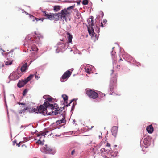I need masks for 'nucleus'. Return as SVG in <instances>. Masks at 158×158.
Here are the masks:
<instances>
[{"instance_id": "nucleus-1", "label": "nucleus", "mask_w": 158, "mask_h": 158, "mask_svg": "<svg viewBox=\"0 0 158 158\" xmlns=\"http://www.w3.org/2000/svg\"><path fill=\"white\" fill-rule=\"evenodd\" d=\"M35 34L34 35V39L29 40V44H28V48L27 50L28 51L32 52L31 53V56H30V59L32 62L35 60L37 57V53L38 49L35 45H32L33 43H35L36 44L40 43L41 39L43 38V35L40 33H36V32H34Z\"/></svg>"}, {"instance_id": "nucleus-2", "label": "nucleus", "mask_w": 158, "mask_h": 158, "mask_svg": "<svg viewBox=\"0 0 158 158\" xmlns=\"http://www.w3.org/2000/svg\"><path fill=\"white\" fill-rule=\"evenodd\" d=\"M43 15L45 17V18H42V21L45 19L53 20L54 22L59 20H66V17L70 13L67 11L66 9H64L61 11L60 13H48L46 11H42Z\"/></svg>"}, {"instance_id": "nucleus-3", "label": "nucleus", "mask_w": 158, "mask_h": 158, "mask_svg": "<svg viewBox=\"0 0 158 158\" xmlns=\"http://www.w3.org/2000/svg\"><path fill=\"white\" fill-rule=\"evenodd\" d=\"M48 109L47 106L44 105V104L37 106L36 108H32V110L37 113H41L44 115H56L58 113V112H55L51 109Z\"/></svg>"}, {"instance_id": "nucleus-4", "label": "nucleus", "mask_w": 158, "mask_h": 158, "mask_svg": "<svg viewBox=\"0 0 158 158\" xmlns=\"http://www.w3.org/2000/svg\"><path fill=\"white\" fill-rule=\"evenodd\" d=\"M43 98L45 99L44 105L47 106V107L48 108V110L50 109L55 112H57V111H56L58 109L57 108V105L55 104L53 105L52 104L50 103L52 102L53 98L52 97L48 95H45L43 96Z\"/></svg>"}, {"instance_id": "nucleus-5", "label": "nucleus", "mask_w": 158, "mask_h": 158, "mask_svg": "<svg viewBox=\"0 0 158 158\" xmlns=\"http://www.w3.org/2000/svg\"><path fill=\"white\" fill-rule=\"evenodd\" d=\"M88 23V32L90 35L94 36V33L93 29V17L91 16L90 18L87 19Z\"/></svg>"}, {"instance_id": "nucleus-6", "label": "nucleus", "mask_w": 158, "mask_h": 158, "mask_svg": "<svg viewBox=\"0 0 158 158\" xmlns=\"http://www.w3.org/2000/svg\"><path fill=\"white\" fill-rule=\"evenodd\" d=\"M101 155L105 158H111L113 156L116 157V155H114L112 154L111 151L106 149V148H102L100 150Z\"/></svg>"}, {"instance_id": "nucleus-7", "label": "nucleus", "mask_w": 158, "mask_h": 158, "mask_svg": "<svg viewBox=\"0 0 158 158\" xmlns=\"http://www.w3.org/2000/svg\"><path fill=\"white\" fill-rule=\"evenodd\" d=\"M34 77L33 74H30L24 80H19L18 82L17 86L19 88H21L23 86L31 80Z\"/></svg>"}, {"instance_id": "nucleus-8", "label": "nucleus", "mask_w": 158, "mask_h": 158, "mask_svg": "<svg viewBox=\"0 0 158 158\" xmlns=\"http://www.w3.org/2000/svg\"><path fill=\"white\" fill-rule=\"evenodd\" d=\"M41 152L45 154H54L56 152L55 150L52 149L48 147L47 145L42 147L40 149Z\"/></svg>"}, {"instance_id": "nucleus-9", "label": "nucleus", "mask_w": 158, "mask_h": 158, "mask_svg": "<svg viewBox=\"0 0 158 158\" xmlns=\"http://www.w3.org/2000/svg\"><path fill=\"white\" fill-rule=\"evenodd\" d=\"M86 94L90 98L95 99L98 96V94L94 90H93L90 89H88L86 90Z\"/></svg>"}, {"instance_id": "nucleus-10", "label": "nucleus", "mask_w": 158, "mask_h": 158, "mask_svg": "<svg viewBox=\"0 0 158 158\" xmlns=\"http://www.w3.org/2000/svg\"><path fill=\"white\" fill-rule=\"evenodd\" d=\"M21 73L19 71L13 72L9 76V78L11 80H15L19 78L21 76Z\"/></svg>"}, {"instance_id": "nucleus-11", "label": "nucleus", "mask_w": 158, "mask_h": 158, "mask_svg": "<svg viewBox=\"0 0 158 158\" xmlns=\"http://www.w3.org/2000/svg\"><path fill=\"white\" fill-rule=\"evenodd\" d=\"M117 76L115 75V77H114V80L113 81H110V90L111 91H113V90L114 87L113 86L115 85L116 82Z\"/></svg>"}, {"instance_id": "nucleus-12", "label": "nucleus", "mask_w": 158, "mask_h": 158, "mask_svg": "<svg viewBox=\"0 0 158 158\" xmlns=\"http://www.w3.org/2000/svg\"><path fill=\"white\" fill-rule=\"evenodd\" d=\"M71 74V72L70 71L68 70L65 72L62 76L61 78L62 79H65L68 78Z\"/></svg>"}, {"instance_id": "nucleus-13", "label": "nucleus", "mask_w": 158, "mask_h": 158, "mask_svg": "<svg viewBox=\"0 0 158 158\" xmlns=\"http://www.w3.org/2000/svg\"><path fill=\"white\" fill-rule=\"evenodd\" d=\"M118 131V127L117 126H113L111 129V131L112 135L116 137L117 133Z\"/></svg>"}, {"instance_id": "nucleus-14", "label": "nucleus", "mask_w": 158, "mask_h": 158, "mask_svg": "<svg viewBox=\"0 0 158 158\" xmlns=\"http://www.w3.org/2000/svg\"><path fill=\"white\" fill-rule=\"evenodd\" d=\"M146 130L148 133H152L153 131L152 125H150L148 126L146 128Z\"/></svg>"}, {"instance_id": "nucleus-15", "label": "nucleus", "mask_w": 158, "mask_h": 158, "mask_svg": "<svg viewBox=\"0 0 158 158\" xmlns=\"http://www.w3.org/2000/svg\"><path fill=\"white\" fill-rule=\"evenodd\" d=\"M61 9V7L59 5H55L53 7V10L55 12H57Z\"/></svg>"}, {"instance_id": "nucleus-16", "label": "nucleus", "mask_w": 158, "mask_h": 158, "mask_svg": "<svg viewBox=\"0 0 158 158\" xmlns=\"http://www.w3.org/2000/svg\"><path fill=\"white\" fill-rule=\"evenodd\" d=\"M66 121L65 120V118H64L63 117L62 119L59 120H57L56 122V123L58 125L60 124H61L62 123H65Z\"/></svg>"}, {"instance_id": "nucleus-17", "label": "nucleus", "mask_w": 158, "mask_h": 158, "mask_svg": "<svg viewBox=\"0 0 158 158\" xmlns=\"http://www.w3.org/2000/svg\"><path fill=\"white\" fill-rule=\"evenodd\" d=\"M104 15V14L102 11H100L99 12V15L97 16V19L99 20L102 19Z\"/></svg>"}, {"instance_id": "nucleus-18", "label": "nucleus", "mask_w": 158, "mask_h": 158, "mask_svg": "<svg viewBox=\"0 0 158 158\" xmlns=\"http://www.w3.org/2000/svg\"><path fill=\"white\" fill-rule=\"evenodd\" d=\"M67 37L68 39V42L69 43H72V39L73 38L72 35L69 33H67Z\"/></svg>"}, {"instance_id": "nucleus-19", "label": "nucleus", "mask_w": 158, "mask_h": 158, "mask_svg": "<svg viewBox=\"0 0 158 158\" xmlns=\"http://www.w3.org/2000/svg\"><path fill=\"white\" fill-rule=\"evenodd\" d=\"M48 132H47V133ZM46 135V132L43 131H41L39 132L37 134V136L40 137V138L43 136H44L45 137V135Z\"/></svg>"}, {"instance_id": "nucleus-20", "label": "nucleus", "mask_w": 158, "mask_h": 158, "mask_svg": "<svg viewBox=\"0 0 158 158\" xmlns=\"http://www.w3.org/2000/svg\"><path fill=\"white\" fill-rule=\"evenodd\" d=\"M27 69V63L24 64L21 68V71L22 72L25 71Z\"/></svg>"}, {"instance_id": "nucleus-21", "label": "nucleus", "mask_w": 158, "mask_h": 158, "mask_svg": "<svg viewBox=\"0 0 158 158\" xmlns=\"http://www.w3.org/2000/svg\"><path fill=\"white\" fill-rule=\"evenodd\" d=\"M75 13L74 15L77 16V17L78 18H79L81 16V14L77 10H76V9H75Z\"/></svg>"}, {"instance_id": "nucleus-22", "label": "nucleus", "mask_w": 158, "mask_h": 158, "mask_svg": "<svg viewBox=\"0 0 158 158\" xmlns=\"http://www.w3.org/2000/svg\"><path fill=\"white\" fill-rule=\"evenodd\" d=\"M12 64V62L11 61L7 60L5 61V64L6 65H11Z\"/></svg>"}, {"instance_id": "nucleus-23", "label": "nucleus", "mask_w": 158, "mask_h": 158, "mask_svg": "<svg viewBox=\"0 0 158 158\" xmlns=\"http://www.w3.org/2000/svg\"><path fill=\"white\" fill-rule=\"evenodd\" d=\"M62 97H63L64 100L65 101L68 100V97L67 95L65 94L63 95H62Z\"/></svg>"}, {"instance_id": "nucleus-24", "label": "nucleus", "mask_w": 158, "mask_h": 158, "mask_svg": "<svg viewBox=\"0 0 158 158\" xmlns=\"http://www.w3.org/2000/svg\"><path fill=\"white\" fill-rule=\"evenodd\" d=\"M37 74V72H36L35 73V74H33L34 75V76H35V78L37 80H38L39 78H40V77L39 76H38Z\"/></svg>"}, {"instance_id": "nucleus-25", "label": "nucleus", "mask_w": 158, "mask_h": 158, "mask_svg": "<svg viewBox=\"0 0 158 158\" xmlns=\"http://www.w3.org/2000/svg\"><path fill=\"white\" fill-rule=\"evenodd\" d=\"M82 3L84 5H87L88 4V1L87 0H84L83 1Z\"/></svg>"}, {"instance_id": "nucleus-26", "label": "nucleus", "mask_w": 158, "mask_h": 158, "mask_svg": "<svg viewBox=\"0 0 158 158\" xmlns=\"http://www.w3.org/2000/svg\"><path fill=\"white\" fill-rule=\"evenodd\" d=\"M144 143V144H147L148 143V140L147 138H145L143 141Z\"/></svg>"}, {"instance_id": "nucleus-27", "label": "nucleus", "mask_w": 158, "mask_h": 158, "mask_svg": "<svg viewBox=\"0 0 158 158\" xmlns=\"http://www.w3.org/2000/svg\"><path fill=\"white\" fill-rule=\"evenodd\" d=\"M85 71L86 72H87L88 73H90L89 70L88 68H85Z\"/></svg>"}, {"instance_id": "nucleus-28", "label": "nucleus", "mask_w": 158, "mask_h": 158, "mask_svg": "<svg viewBox=\"0 0 158 158\" xmlns=\"http://www.w3.org/2000/svg\"><path fill=\"white\" fill-rule=\"evenodd\" d=\"M74 7V6H70L69 7H68L67 9H66L67 11H68V10H70V9H73V8Z\"/></svg>"}, {"instance_id": "nucleus-29", "label": "nucleus", "mask_w": 158, "mask_h": 158, "mask_svg": "<svg viewBox=\"0 0 158 158\" xmlns=\"http://www.w3.org/2000/svg\"><path fill=\"white\" fill-rule=\"evenodd\" d=\"M27 92V89H25L23 92V95L25 96Z\"/></svg>"}, {"instance_id": "nucleus-30", "label": "nucleus", "mask_w": 158, "mask_h": 158, "mask_svg": "<svg viewBox=\"0 0 158 158\" xmlns=\"http://www.w3.org/2000/svg\"><path fill=\"white\" fill-rule=\"evenodd\" d=\"M17 104L19 105H26V103H21V102H18Z\"/></svg>"}, {"instance_id": "nucleus-31", "label": "nucleus", "mask_w": 158, "mask_h": 158, "mask_svg": "<svg viewBox=\"0 0 158 158\" xmlns=\"http://www.w3.org/2000/svg\"><path fill=\"white\" fill-rule=\"evenodd\" d=\"M27 109H28V108L27 107H26L24 108V109L22 110L23 112H24L26 110H27Z\"/></svg>"}, {"instance_id": "nucleus-32", "label": "nucleus", "mask_w": 158, "mask_h": 158, "mask_svg": "<svg viewBox=\"0 0 158 158\" xmlns=\"http://www.w3.org/2000/svg\"><path fill=\"white\" fill-rule=\"evenodd\" d=\"M27 127V126H26V125H22L20 127V128H23L24 127Z\"/></svg>"}, {"instance_id": "nucleus-33", "label": "nucleus", "mask_w": 158, "mask_h": 158, "mask_svg": "<svg viewBox=\"0 0 158 158\" xmlns=\"http://www.w3.org/2000/svg\"><path fill=\"white\" fill-rule=\"evenodd\" d=\"M100 96H101V97L102 98L103 97H104L105 96V94H103L102 93L101 94H100Z\"/></svg>"}, {"instance_id": "nucleus-34", "label": "nucleus", "mask_w": 158, "mask_h": 158, "mask_svg": "<svg viewBox=\"0 0 158 158\" xmlns=\"http://www.w3.org/2000/svg\"><path fill=\"white\" fill-rule=\"evenodd\" d=\"M75 152V150H72V152H71V155H73L74 154V153Z\"/></svg>"}, {"instance_id": "nucleus-35", "label": "nucleus", "mask_w": 158, "mask_h": 158, "mask_svg": "<svg viewBox=\"0 0 158 158\" xmlns=\"http://www.w3.org/2000/svg\"><path fill=\"white\" fill-rule=\"evenodd\" d=\"M61 44H62L63 45H64V44L63 43H61L60 42H59L58 43V45H61Z\"/></svg>"}, {"instance_id": "nucleus-36", "label": "nucleus", "mask_w": 158, "mask_h": 158, "mask_svg": "<svg viewBox=\"0 0 158 158\" xmlns=\"http://www.w3.org/2000/svg\"><path fill=\"white\" fill-rule=\"evenodd\" d=\"M22 113H23V112L22 110H19V114H22Z\"/></svg>"}, {"instance_id": "nucleus-37", "label": "nucleus", "mask_w": 158, "mask_h": 158, "mask_svg": "<svg viewBox=\"0 0 158 158\" xmlns=\"http://www.w3.org/2000/svg\"><path fill=\"white\" fill-rule=\"evenodd\" d=\"M73 100H71V101H70V103L68 104L67 105V106H69L70 105V104L72 103V102L73 101Z\"/></svg>"}, {"instance_id": "nucleus-38", "label": "nucleus", "mask_w": 158, "mask_h": 158, "mask_svg": "<svg viewBox=\"0 0 158 158\" xmlns=\"http://www.w3.org/2000/svg\"><path fill=\"white\" fill-rule=\"evenodd\" d=\"M21 143V142H19V143H17V145L18 146V147L20 146V143Z\"/></svg>"}, {"instance_id": "nucleus-39", "label": "nucleus", "mask_w": 158, "mask_h": 158, "mask_svg": "<svg viewBox=\"0 0 158 158\" xmlns=\"http://www.w3.org/2000/svg\"><path fill=\"white\" fill-rule=\"evenodd\" d=\"M106 146L107 147H110V144H109V143H107Z\"/></svg>"}, {"instance_id": "nucleus-40", "label": "nucleus", "mask_w": 158, "mask_h": 158, "mask_svg": "<svg viewBox=\"0 0 158 158\" xmlns=\"http://www.w3.org/2000/svg\"><path fill=\"white\" fill-rule=\"evenodd\" d=\"M98 30L97 31V32L98 33H99L100 31V28H99V27H98Z\"/></svg>"}, {"instance_id": "nucleus-41", "label": "nucleus", "mask_w": 158, "mask_h": 158, "mask_svg": "<svg viewBox=\"0 0 158 158\" xmlns=\"http://www.w3.org/2000/svg\"><path fill=\"white\" fill-rule=\"evenodd\" d=\"M35 19L36 20V21H39L40 20H41V19H38V18H35Z\"/></svg>"}, {"instance_id": "nucleus-42", "label": "nucleus", "mask_w": 158, "mask_h": 158, "mask_svg": "<svg viewBox=\"0 0 158 158\" xmlns=\"http://www.w3.org/2000/svg\"><path fill=\"white\" fill-rule=\"evenodd\" d=\"M111 152H112V151H111ZM111 152L112 153V154H113L114 155H116V156H117V152H115V153H116L114 154H113V152Z\"/></svg>"}, {"instance_id": "nucleus-43", "label": "nucleus", "mask_w": 158, "mask_h": 158, "mask_svg": "<svg viewBox=\"0 0 158 158\" xmlns=\"http://www.w3.org/2000/svg\"><path fill=\"white\" fill-rule=\"evenodd\" d=\"M38 143H39L40 144H41V141L40 140H38Z\"/></svg>"}, {"instance_id": "nucleus-44", "label": "nucleus", "mask_w": 158, "mask_h": 158, "mask_svg": "<svg viewBox=\"0 0 158 158\" xmlns=\"http://www.w3.org/2000/svg\"><path fill=\"white\" fill-rule=\"evenodd\" d=\"M103 23H106L107 22V20L106 19H105L103 20Z\"/></svg>"}, {"instance_id": "nucleus-45", "label": "nucleus", "mask_w": 158, "mask_h": 158, "mask_svg": "<svg viewBox=\"0 0 158 158\" xmlns=\"http://www.w3.org/2000/svg\"><path fill=\"white\" fill-rule=\"evenodd\" d=\"M13 52V50H12L11 51H10V52H9V54H10V53H11V52Z\"/></svg>"}, {"instance_id": "nucleus-46", "label": "nucleus", "mask_w": 158, "mask_h": 158, "mask_svg": "<svg viewBox=\"0 0 158 158\" xmlns=\"http://www.w3.org/2000/svg\"><path fill=\"white\" fill-rule=\"evenodd\" d=\"M101 26L102 27H103V23H101Z\"/></svg>"}, {"instance_id": "nucleus-47", "label": "nucleus", "mask_w": 158, "mask_h": 158, "mask_svg": "<svg viewBox=\"0 0 158 158\" xmlns=\"http://www.w3.org/2000/svg\"><path fill=\"white\" fill-rule=\"evenodd\" d=\"M16 141H13V143H14V145H15V143H16Z\"/></svg>"}, {"instance_id": "nucleus-48", "label": "nucleus", "mask_w": 158, "mask_h": 158, "mask_svg": "<svg viewBox=\"0 0 158 158\" xmlns=\"http://www.w3.org/2000/svg\"><path fill=\"white\" fill-rule=\"evenodd\" d=\"M114 72V71L113 70H112V73L111 74V75H113Z\"/></svg>"}, {"instance_id": "nucleus-49", "label": "nucleus", "mask_w": 158, "mask_h": 158, "mask_svg": "<svg viewBox=\"0 0 158 158\" xmlns=\"http://www.w3.org/2000/svg\"><path fill=\"white\" fill-rule=\"evenodd\" d=\"M51 111H52V110H48V112H51Z\"/></svg>"}, {"instance_id": "nucleus-50", "label": "nucleus", "mask_w": 158, "mask_h": 158, "mask_svg": "<svg viewBox=\"0 0 158 158\" xmlns=\"http://www.w3.org/2000/svg\"><path fill=\"white\" fill-rule=\"evenodd\" d=\"M120 61H121V60L122 61V59L121 58L120 59Z\"/></svg>"}, {"instance_id": "nucleus-51", "label": "nucleus", "mask_w": 158, "mask_h": 158, "mask_svg": "<svg viewBox=\"0 0 158 158\" xmlns=\"http://www.w3.org/2000/svg\"><path fill=\"white\" fill-rule=\"evenodd\" d=\"M93 127H94V126H92L91 127V128H92Z\"/></svg>"}, {"instance_id": "nucleus-52", "label": "nucleus", "mask_w": 158, "mask_h": 158, "mask_svg": "<svg viewBox=\"0 0 158 158\" xmlns=\"http://www.w3.org/2000/svg\"><path fill=\"white\" fill-rule=\"evenodd\" d=\"M95 148H93V150H94L95 149Z\"/></svg>"}, {"instance_id": "nucleus-53", "label": "nucleus", "mask_w": 158, "mask_h": 158, "mask_svg": "<svg viewBox=\"0 0 158 158\" xmlns=\"http://www.w3.org/2000/svg\"><path fill=\"white\" fill-rule=\"evenodd\" d=\"M114 48V47H113V48H112V49H113Z\"/></svg>"}, {"instance_id": "nucleus-54", "label": "nucleus", "mask_w": 158, "mask_h": 158, "mask_svg": "<svg viewBox=\"0 0 158 158\" xmlns=\"http://www.w3.org/2000/svg\"><path fill=\"white\" fill-rule=\"evenodd\" d=\"M61 82H63V81L62 80H61Z\"/></svg>"}, {"instance_id": "nucleus-55", "label": "nucleus", "mask_w": 158, "mask_h": 158, "mask_svg": "<svg viewBox=\"0 0 158 158\" xmlns=\"http://www.w3.org/2000/svg\"><path fill=\"white\" fill-rule=\"evenodd\" d=\"M33 21H34V19L33 20Z\"/></svg>"}, {"instance_id": "nucleus-56", "label": "nucleus", "mask_w": 158, "mask_h": 158, "mask_svg": "<svg viewBox=\"0 0 158 158\" xmlns=\"http://www.w3.org/2000/svg\"><path fill=\"white\" fill-rule=\"evenodd\" d=\"M115 147H117V146L116 145H115Z\"/></svg>"}, {"instance_id": "nucleus-57", "label": "nucleus", "mask_w": 158, "mask_h": 158, "mask_svg": "<svg viewBox=\"0 0 158 158\" xmlns=\"http://www.w3.org/2000/svg\"><path fill=\"white\" fill-rule=\"evenodd\" d=\"M73 122H75V120H73Z\"/></svg>"}, {"instance_id": "nucleus-58", "label": "nucleus", "mask_w": 158, "mask_h": 158, "mask_svg": "<svg viewBox=\"0 0 158 158\" xmlns=\"http://www.w3.org/2000/svg\"><path fill=\"white\" fill-rule=\"evenodd\" d=\"M101 1H102V0H101Z\"/></svg>"}, {"instance_id": "nucleus-59", "label": "nucleus", "mask_w": 158, "mask_h": 158, "mask_svg": "<svg viewBox=\"0 0 158 158\" xmlns=\"http://www.w3.org/2000/svg\"><path fill=\"white\" fill-rule=\"evenodd\" d=\"M1 50V49L0 48V50Z\"/></svg>"}]
</instances>
